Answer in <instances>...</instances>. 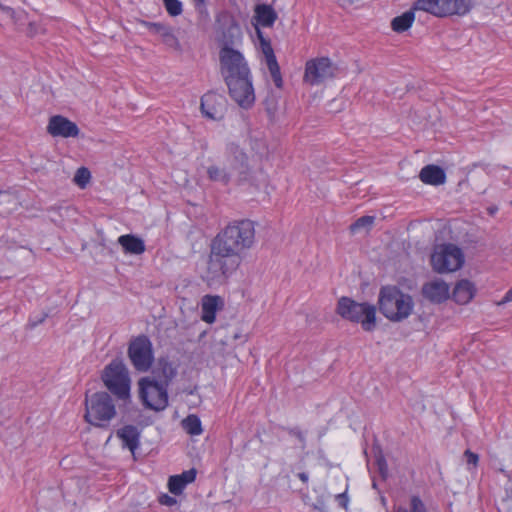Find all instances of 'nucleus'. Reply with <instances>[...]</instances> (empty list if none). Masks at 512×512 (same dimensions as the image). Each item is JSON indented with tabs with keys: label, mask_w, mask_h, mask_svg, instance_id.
<instances>
[{
	"label": "nucleus",
	"mask_w": 512,
	"mask_h": 512,
	"mask_svg": "<svg viewBox=\"0 0 512 512\" xmlns=\"http://www.w3.org/2000/svg\"><path fill=\"white\" fill-rule=\"evenodd\" d=\"M255 242V225L248 219L230 222L212 240L203 280L209 286L223 284L238 269L241 254Z\"/></svg>",
	"instance_id": "obj_1"
},
{
	"label": "nucleus",
	"mask_w": 512,
	"mask_h": 512,
	"mask_svg": "<svg viewBox=\"0 0 512 512\" xmlns=\"http://www.w3.org/2000/svg\"><path fill=\"white\" fill-rule=\"evenodd\" d=\"M379 311L392 322L407 319L414 308V302L409 294L402 292L396 286H383L378 296Z\"/></svg>",
	"instance_id": "obj_2"
},
{
	"label": "nucleus",
	"mask_w": 512,
	"mask_h": 512,
	"mask_svg": "<svg viewBox=\"0 0 512 512\" xmlns=\"http://www.w3.org/2000/svg\"><path fill=\"white\" fill-rule=\"evenodd\" d=\"M336 312L347 321L360 323L364 331L371 332L376 328V307L373 304L359 303L349 297H341Z\"/></svg>",
	"instance_id": "obj_3"
},
{
	"label": "nucleus",
	"mask_w": 512,
	"mask_h": 512,
	"mask_svg": "<svg viewBox=\"0 0 512 512\" xmlns=\"http://www.w3.org/2000/svg\"><path fill=\"white\" fill-rule=\"evenodd\" d=\"M85 420L95 426L102 427L116 415V408L107 392H97L85 399Z\"/></svg>",
	"instance_id": "obj_4"
},
{
	"label": "nucleus",
	"mask_w": 512,
	"mask_h": 512,
	"mask_svg": "<svg viewBox=\"0 0 512 512\" xmlns=\"http://www.w3.org/2000/svg\"><path fill=\"white\" fill-rule=\"evenodd\" d=\"M102 380L106 388L121 400L130 396V378L126 366L121 360L111 361L103 370Z\"/></svg>",
	"instance_id": "obj_5"
},
{
	"label": "nucleus",
	"mask_w": 512,
	"mask_h": 512,
	"mask_svg": "<svg viewBox=\"0 0 512 512\" xmlns=\"http://www.w3.org/2000/svg\"><path fill=\"white\" fill-rule=\"evenodd\" d=\"M472 8L471 0H417L414 10L430 13L436 17L463 16Z\"/></svg>",
	"instance_id": "obj_6"
},
{
	"label": "nucleus",
	"mask_w": 512,
	"mask_h": 512,
	"mask_svg": "<svg viewBox=\"0 0 512 512\" xmlns=\"http://www.w3.org/2000/svg\"><path fill=\"white\" fill-rule=\"evenodd\" d=\"M463 263V252L454 244L436 246L431 255L432 267L438 273L456 271L462 267Z\"/></svg>",
	"instance_id": "obj_7"
},
{
	"label": "nucleus",
	"mask_w": 512,
	"mask_h": 512,
	"mask_svg": "<svg viewBox=\"0 0 512 512\" xmlns=\"http://www.w3.org/2000/svg\"><path fill=\"white\" fill-rule=\"evenodd\" d=\"M139 395L145 407L162 411L168 405L167 387L156 381L155 377H145L139 381Z\"/></svg>",
	"instance_id": "obj_8"
},
{
	"label": "nucleus",
	"mask_w": 512,
	"mask_h": 512,
	"mask_svg": "<svg viewBox=\"0 0 512 512\" xmlns=\"http://www.w3.org/2000/svg\"><path fill=\"white\" fill-rule=\"evenodd\" d=\"M219 62L220 72L224 80L251 73L243 54L234 48H221L219 52Z\"/></svg>",
	"instance_id": "obj_9"
},
{
	"label": "nucleus",
	"mask_w": 512,
	"mask_h": 512,
	"mask_svg": "<svg viewBox=\"0 0 512 512\" xmlns=\"http://www.w3.org/2000/svg\"><path fill=\"white\" fill-rule=\"evenodd\" d=\"M230 97L243 109H249L255 102V92L251 73L225 79Z\"/></svg>",
	"instance_id": "obj_10"
},
{
	"label": "nucleus",
	"mask_w": 512,
	"mask_h": 512,
	"mask_svg": "<svg viewBox=\"0 0 512 512\" xmlns=\"http://www.w3.org/2000/svg\"><path fill=\"white\" fill-rule=\"evenodd\" d=\"M128 356L137 371H148L154 360L152 343L149 338L145 335L134 338L129 344Z\"/></svg>",
	"instance_id": "obj_11"
},
{
	"label": "nucleus",
	"mask_w": 512,
	"mask_h": 512,
	"mask_svg": "<svg viewBox=\"0 0 512 512\" xmlns=\"http://www.w3.org/2000/svg\"><path fill=\"white\" fill-rule=\"evenodd\" d=\"M223 164L231 180L244 182L250 179L251 170L248 165V157L238 146L231 144L227 147V155Z\"/></svg>",
	"instance_id": "obj_12"
},
{
	"label": "nucleus",
	"mask_w": 512,
	"mask_h": 512,
	"mask_svg": "<svg viewBox=\"0 0 512 512\" xmlns=\"http://www.w3.org/2000/svg\"><path fill=\"white\" fill-rule=\"evenodd\" d=\"M337 67L327 57L307 61L305 65L304 81L310 85H319L336 75Z\"/></svg>",
	"instance_id": "obj_13"
},
{
	"label": "nucleus",
	"mask_w": 512,
	"mask_h": 512,
	"mask_svg": "<svg viewBox=\"0 0 512 512\" xmlns=\"http://www.w3.org/2000/svg\"><path fill=\"white\" fill-rule=\"evenodd\" d=\"M421 293L429 302L440 304L449 298L450 287L445 281L441 279H434L422 286Z\"/></svg>",
	"instance_id": "obj_14"
},
{
	"label": "nucleus",
	"mask_w": 512,
	"mask_h": 512,
	"mask_svg": "<svg viewBox=\"0 0 512 512\" xmlns=\"http://www.w3.org/2000/svg\"><path fill=\"white\" fill-rule=\"evenodd\" d=\"M47 131L54 137H76L79 134L77 125L69 119L61 116H52L49 120Z\"/></svg>",
	"instance_id": "obj_15"
},
{
	"label": "nucleus",
	"mask_w": 512,
	"mask_h": 512,
	"mask_svg": "<svg viewBox=\"0 0 512 512\" xmlns=\"http://www.w3.org/2000/svg\"><path fill=\"white\" fill-rule=\"evenodd\" d=\"M201 111L204 116L209 119H222L224 111V98L214 92L206 93L201 98Z\"/></svg>",
	"instance_id": "obj_16"
},
{
	"label": "nucleus",
	"mask_w": 512,
	"mask_h": 512,
	"mask_svg": "<svg viewBox=\"0 0 512 512\" xmlns=\"http://www.w3.org/2000/svg\"><path fill=\"white\" fill-rule=\"evenodd\" d=\"M145 26L150 33L157 35L161 38L162 42L170 48L180 49V44L175 36L173 29L163 23L146 22Z\"/></svg>",
	"instance_id": "obj_17"
},
{
	"label": "nucleus",
	"mask_w": 512,
	"mask_h": 512,
	"mask_svg": "<svg viewBox=\"0 0 512 512\" xmlns=\"http://www.w3.org/2000/svg\"><path fill=\"white\" fill-rule=\"evenodd\" d=\"M223 300L217 295H205L201 301V319L212 324L216 319V312L222 307Z\"/></svg>",
	"instance_id": "obj_18"
},
{
	"label": "nucleus",
	"mask_w": 512,
	"mask_h": 512,
	"mask_svg": "<svg viewBox=\"0 0 512 512\" xmlns=\"http://www.w3.org/2000/svg\"><path fill=\"white\" fill-rule=\"evenodd\" d=\"M117 437L122 441L123 447L128 448L134 455L140 444L139 429L133 425H126L117 431Z\"/></svg>",
	"instance_id": "obj_19"
},
{
	"label": "nucleus",
	"mask_w": 512,
	"mask_h": 512,
	"mask_svg": "<svg viewBox=\"0 0 512 512\" xmlns=\"http://www.w3.org/2000/svg\"><path fill=\"white\" fill-rule=\"evenodd\" d=\"M176 374L177 371L175 367H173L172 363L166 359L160 358L151 377H155L156 381H159L162 385L168 387Z\"/></svg>",
	"instance_id": "obj_20"
},
{
	"label": "nucleus",
	"mask_w": 512,
	"mask_h": 512,
	"mask_svg": "<svg viewBox=\"0 0 512 512\" xmlns=\"http://www.w3.org/2000/svg\"><path fill=\"white\" fill-rule=\"evenodd\" d=\"M195 478L196 470L194 468L179 475L170 476L168 480L169 491L174 495H180L188 484L194 482Z\"/></svg>",
	"instance_id": "obj_21"
},
{
	"label": "nucleus",
	"mask_w": 512,
	"mask_h": 512,
	"mask_svg": "<svg viewBox=\"0 0 512 512\" xmlns=\"http://www.w3.org/2000/svg\"><path fill=\"white\" fill-rule=\"evenodd\" d=\"M242 41V30L239 24L231 20L222 35L221 48H233Z\"/></svg>",
	"instance_id": "obj_22"
},
{
	"label": "nucleus",
	"mask_w": 512,
	"mask_h": 512,
	"mask_svg": "<svg viewBox=\"0 0 512 512\" xmlns=\"http://www.w3.org/2000/svg\"><path fill=\"white\" fill-rule=\"evenodd\" d=\"M475 294L474 285L468 280L459 281L452 293L454 301L458 304L464 305L471 301Z\"/></svg>",
	"instance_id": "obj_23"
},
{
	"label": "nucleus",
	"mask_w": 512,
	"mask_h": 512,
	"mask_svg": "<svg viewBox=\"0 0 512 512\" xmlns=\"http://www.w3.org/2000/svg\"><path fill=\"white\" fill-rule=\"evenodd\" d=\"M419 178L425 184L440 185L445 182L446 176L440 167L427 165L421 169Z\"/></svg>",
	"instance_id": "obj_24"
},
{
	"label": "nucleus",
	"mask_w": 512,
	"mask_h": 512,
	"mask_svg": "<svg viewBox=\"0 0 512 512\" xmlns=\"http://www.w3.org/2000/svg\"><path fill=\"white\" fill-rule=\"evenodd\" d=\"M254 19L257 24L263 27H271L277 19V14L272 6L267 4H258L254 10Z\"/></svg>",
	"instance_id": "obj_25"
},
{
	"label": "nucleus",
	"mask_w": 512,
	"mask_h": 512,
	"mask_svg": "<svg viewBox=\"0 0 512 512\" xmlns=\"http://www.w3.org/2000/svg\"><path fill=\"white\" fill-rule=\"evenodd\" d=\"M118 243L126 253L139 255L145 251L144 241L134 235H122L118 238Z\"/></svg>",
	"instance_id": "obj_26"
},
{
	"label": "nucleus",
	"mask_w": 512,
	"mask_h": 512,
	"mask_svg": "<svg viewBox=\"0 0 512 512\" xmlns=\"http://www.w3.org/2000/svg\"><path fill=\"white\" fill-rule=\"evenodd\" d=\"M414 9L404 12L391 21V27L395 32L401 33L408 30L414 21Z\"/></svg>",
	"instance_id": "obj_27"
},
{
	"label": "nucleus",
	"mask_w": 512,
	"mask_h": 512,
	"mask_svg": "<svg viewBox=\"0 0 512 512\" xmlns=\"http://www.w3.org/2000/svg\"><path fill=\"white\" fill-rule=\"evenodd\" d=\"M18 207L16 196L7 191H0V215H7Z\"/></svg>",
	"instance_id": "obj_28"
},
{
	"label": "nucleus",
	"mask_w": 512,
	"mask_h": 512,
	"mask_svg": "<svg viewBox=\"0 0 512 512\" xmlns=\"http://www.w3.org/2000/svg\"><path fill=\"white\" fill-rule=\"evenodd\" d=\"M207 174L211 181L220 182L224 185H227L231 181L224 165L222 167L218 165L209 166L207 168Z\"/></svg>",
	"instance_id": "obj_29"
},
{
	"label": "nucleus",
	"mask_w": 512,
	"mask_h": 512,
	"mask_svg": "<svg viewBox=\"0 0 512 512\" xmlns=\"http://www.w3.org/2000/svg\"><path fill=\"white\" fill-rule=\"evenodd\" d=\"M267 68L269 70L270 76L277 88H281L283 86L282 75L280 72L279 64L276 60L275 55H271L270 59L266 61Z\"/></svg>",
	"instance_id": "obj_30"
},
{
	"label": "nucleus",
	"mask_w": 512,
	"mask_h": 512,
	"mask_svg": "<svg viewBox=\"0 0 512 512\" xmlns=\"http://www.w3.org/2000/svg\"><path fill=\"white\" fill-rule=\"evenodd\" d=\"M182 426L190 435H200L202 433L201 421L198 416L191 414L182 421Z\"/></svg>",
	"instance_id": "obj_31"
},
{
	"label": "nucleus",
	"mask_w": 512,
	"mask_h": 512,
	"mask_svg": "<svg viewBox=\"0 0 512 512\" xmlns=\"http://www.w3.org/2000/svg\"><path fill=\"white\" fill-rule=\"evenodd\" d=\"M374 220V216L368 215L358 218L354 223L350 225L351 233L355 234L360 232L361 230H370L374 223Z\"/></svg>",
	"instance_id": "obj_32"
},
{
	"label": "nucleus",
	"mask_w": 512,
	"mask_h": 512,
	"mask_svg": "<svg viewBox=\"0 0 512 512\" xmlns=\"http://www.w3.org/2000/svg\"><path fill=\"white\" fill-rule=\"evenodd\" d=\"M91 179V173L86 167H80L77 169L73 181L80 188H85Z\"/></svg>",
	"instance_id": "obj_33"
},
{
	"label": "nucleus",
	"mask_w": 512,
	"mask_h": 512,
	"mask_svg": "<svg viewBox=\"0 0 512 512\" xmlns=\"http://www.w3.org/2000/svg\"><path fill=\"white\" fill-rule=\"evenodd\" d=\"M166 11L170 16H178L182 13V3L179 0H163Z\"/></svg>",
	"instance_id": "obj_34"
},
{
	"label": "nucleus",
	"mask_w": 512,
	"mask_h": 512,
	"mask_svg": "<svg viewBox=\"0 0 512 512\" xmlns=\"http://www.w3.org/2000/svg\"><path fill=\"white\" fill-rule=\"evenodd\" d=\"M0 9L8 17H10L14 23H18L19 21L22 20L23 16L26 15V12L24 10L16 12L13 8L6 6L4 4H0Z\"/></svg>",
	"instance_id": "obj_35"
},
{
	"label": "nucleus",
	"mask_w": 512,
	"mask_h": 512,
	"mask_svg": "<svg viewBox=\"0 0 512 512\" xmlns=\"http://www.w3.org/2000/svg\"><path fill=\"white\" fill-rule=\"evenodd\" d=\"M512 509V486L505 488V496L502 498L499 510L511 512Z\"/></svg>",
	"instance_id": "obj_36"
},
{
	"label": "nucleus",
	"mask_w": 512,
	"mask_h": 512,
	"mask_svg": "<svg viewBox=\"0 0 512 512\" xmlns=\"http://www.w3.org/2000/svg\"><path fill=\"white\" fill-rule=\"evenodd\" d=\"M464 458L466 459V463H467V469L469 471L475 469L478 465V461H479V456L478 454L472 452L471 450L467 449L465 452H464Z\"/></svg>",
	"instance_id": "obj_37"
},
{
	"label": "nucleus",
	"mask_w": 512,
	"mask_h": 512,
	"mask_svg": "<svg viewBox=\"0 0 512 512\" xmlns=\"http://www.w3.org/2000/svg\"><path fill=\"white\" fill-rule=\"evenodd\" d=\"M400 512H427L426 507L418 496H413L410 501V511L403 510Z\"/></svg>",
	"instance_id": "obj_38"
},
{
	"label": "nucleus",
	"mask_w": 512,
	"mask_h": 512,
	"mask_svg": "<svg viewBox=\"0 0 512 512\" xmlns=\"http://www.w3.org/2000/svg\"><path fill=\"white\" fill-rule=\"evenodd\" d=\"M284 430L289 435L294 436V437H296L299 440V442L301 443V448L302 449H304L306 447L305 435H304V433L298 427L284 428Z\"/></svg>",
	"instance_id": "obj_39"
},
{
	"label": "nucleus",
	"mask_w": 512,
	"mask_h": 512,
	"mask_svg": "<svg viewBox=\"0 0 512 512\" xmlns=\"http://www.w3.org/2000/svg\"><path fill=\"white\" fill-rule=\"evenodd\" d=\"M257 33H258L259 38L262 43V50H263V54L265 56V61H268L270 59V56L274 55L273 49H272L271 45L263 39L261 32L258 29H257Z\"/></svg>",
	"instance_id": "obj_40"
},
{
	"label": "nucleus",
	"mask_w": 512,
	"mask_h": 512,
	"mask_svg": "<svg viewBox=\"0 0 512 512\" xmlns=\"http://www.w3.org/2000/svg\"><path fill=\"white\" fill-rule=\"evenodd\" d=\"M159 502L162 505H166V506H173L177 503L176 499L172 496H169L168 494H162L159 497Z\"/></svg>",
	"instance_id": "obj_41"
},
{
	"label": "nucleus",
	"mask_w": 512,
	"mask_h": 512,
	"mask_svg": "<svg viewBox=\"0 0 512 512\" xmlns=\"http://www.w3.org/2000/svg\"><path fill=\"white\" fill-rule=\"evenodd\" d=\"M378 466H379V471H380L381 476L386 477L387 466H386L385 460L382 458L378 459Z\"/></svg>",
	"instance_id": "obj_42"
},
{
	"label": "nucleus",
	"mask_w": 512,
	"mask_h": 512,
	"mask_svg": "<svg viewBox=\"0 0 512 512\" xmlns=\"http://www.w3.org/2000/svg\"><path fill=\"white\" fill-rule=\"evenodd\" d=\"M337 500H338L339 504H340L342 507H344V508H345V507L347 506L348 498H347L346 493L338 494V495H337Z\"/></svg>",
	"instance_id": "obj_43"
},
{
	"label": "nucleus",
	"mask_w": 512,
	"mask_h": 512,
	"mask_svg": "<svg viewBox=\"0 0 512 512\" xmlns=\"http://www.w3.org/2000/svg\"><path fill=\"white\" fill-rule=\"evenodd\" d=\"M506 302H512V288L508 290L500 304Z\"/></svg>",
	"instance_id": "obj_44"
},
{
	"label": "nucleus",
	"mask_w": 512,
	"mask_h": 512,
	"mask_svg": "<svg viewBox=\"0 0 512 512\" xmlns=\"http://www.w3.org/2000/svg\"><path fill=\"white\" fill-rule=\"evenodd\" d=\"M297 477L303 482L307 483L309 480V475L306 472H300L297 474Z\"/></svg>",
	"instance_id": "obj_45"
},
{
	"label": "nucleus",
	"mask_w": 512,
	"mask_h": 512,
	"mask_svg": "<svg viewBox=\"0 0 512 512\" xmlns=\"http://www.w3.org/2000/svg\"><path fill=\"white\" fill-rule=\"evenodd\" d=\"M28 29L29 33L33 35L36 32V24L33 22L29 23Z\"/></svg>",
	"instance_id": "obj_46"
},
{
	"label": "nucleus",
	"mask_w": 512,
	"mask_h": 512,
	"mask_svg": "<svg viewBox=\"0 0 512 512\" xmlns=\"http://www.w3.org/2000/svg\"><path fill=\"white\" fill-rule=\"evenodd\" d=\"M46 317H47V315H46V314H45V315H43V317H42V318H40V319H38V321L33 322V323L31 324V326H32V327H35L36 325L43 323V322H44V320L46 319Z\"/></svg>",
	"instance_id": "obj_47"
},
{
	"label": "nucleus",
	"mask_w": 512,
	"mask_h": 512,
	"mask_svg": "<svg viewBox=\"0 0 512 512\" xmlns=\"http://www.w3.org/2000/svg\"><path fill=\"white\" fill-rule=\"evenodd\" d=\"M267 110H268L269 114L272 115V114H274L276 107H275V105H272V106L269 105V106H267Z\"/></svg>",
	"instance_id": "obj_48"
}]
</instances>
